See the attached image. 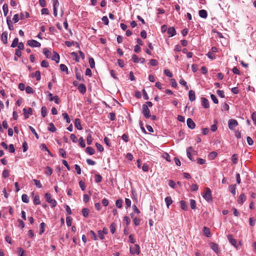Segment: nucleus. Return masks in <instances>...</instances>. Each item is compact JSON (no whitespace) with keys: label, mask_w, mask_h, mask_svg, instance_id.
I'll return each instance as SVG.
<instances>
[{"label":"nucleus","mask_w":256,"mask_h":256,"mask_svg":"<svg viewBox=\"0 0 256 256\" xmlns=\"http://www.w3.org/2000/svg\"><path fill=\"white\" fill-rule=\"evenodd\" d=\"M202 196L207 202L212 201V192L210 188H206V192L202 194Z\"/></svg>","instance_id":"nucleus-1"},{"label":"nucleus","mask_w":256,"mask_h":256,"mask_svg":"<svg viewBox=\"0 0 256 256\" xmlns=\"http://www.w3.org/2000/svg\"><path fill=\"white\" fill-rule=\"evenodd\" d=\"M142 112L146 118H149L151 116L150 110L146 104H144L142 106Z\"/></svg>","instance_id":"nucleus-2"},{"label":"nucleus","mask_w":256,"mask_h":256,"mask_svg":"<svg viewBox=\"0 0 256 256\" xmlns=\"http://www.w3.org/2000/svg\"><path fill=\"white\" fill-rule=\"evenodd\" d=\"M45 198L47 202L50 204L52 208L56 206L57 202L54 199L52 198V196L50 193H46L45 194Z\"/></svg>","instance_id":"nucleus-3"},{"label":"nucleus","mask_w":256,"mask_h":256,"mask_svg":"<svg viewBox=\"0 0 256 256\" xmlns=\"http://www.w3.org/2000/svg\"><path fill=\"white\" fill-rule=\"evenodd\" d=\"M238 126V122L234 119H230L228 121V128L230 130H234V128Z\"/></svg>","instance_id":"nucleus-4"},{"label":"nucleus","mask_w":256,"mask_h":256,"mask_svg":"<svg viewBox=\"0 0 256 256\" xmlns=\"http://www.w3.org/2000/svg\"><path fill=\"white\" fill-rule=\"evenodd\" d=\"M27 44L29 46L32 48H38L40 47L41 46L40 43L34 40H28Z\"/></svg>","instance_id":"nucleus-5"},{"label":"nucleus","mask_w":256,"mask_h":256,"mask_svg":"<svg viewBox=\"0 0 256 256\" xmlns=\"http://www.w3.org/2000/svg\"><path fill=\"white\" fill-rule=\"evenodd\" d=\"M130 252L132 254H138L140 252V248L138 244H135L133 247H130Z\"/></svg>","instance_id":"nucleus-6"},{"label":"nucleus","mask_w":256,"mask_h":256,"mask_svg":"<svg viewBox=\"0 0 256 256\" xmlns=\"http://www.w3.org/2000/svg\"><path fill=\"white\" fill-rule=\"evenodd\" d=\"M227 238H228V239L229 241V242L233 246H234V247L236 248H237L238 247V246H237V242H236V240H234V238H232V235L231 234H228V236H227Z\"/></svg>","instance_id":"nucleus-7"},{"label":"nucleus","mask_w":256,"mask_h":256,"mask_svg":"<svg viewBox=\"0 0 256 256\" xmlns=\"http://www.w3.org/2000/svg\"><path fill=\"white\" fill-rule=\"evenodd\" d=\"M23 112L26 118H28L30 115H32V110L30 108H29L28 110L25 108H24Z\"/></svg>","instance_id":"nucleus-8"},{"label":"nucleus","mask_w":256,"mask_h":256,"mask_svg":"<svg viewBox=\"0 0 256 256\" xmlns=\"http://www.w3.org/2000/svg\"><path fill=\"white\" fill-rule=\"evenodd\" d=\"M187 126L188 128L190 129H194V128L196 126L195 123L194 122V121L190 118H188L187 121Z\"/></svg>","instance_id":"nucleus-9"},{"label":"nucleus","mask_w":256,"mask_h":256,"mask_svg":"<svg viewBox=\"0 0 256 256\" xmlns=\"http://www.w3.org/2000/svg\"><path fill=\"white\" fill-rule=\"evenodd\" d=\"M1 40L4 44H8V32H4L1 35Z\"/></svg>","instance_id":"nucleus-10"},{"label":"nucleus","mask_w":256,"mask_h":256,"mask_svg":"<svg viewBox=\"0 0 256 256\" xmlns=\"http://www.w3.org/2000/svg\"><path fill=\"white\" fill-rule=\"evenodd\" d=\"M246 195L244 194H242L238 200V204H242L246 200Z\"/></svg>","instance_id":"nucleus-11"},{"label":"nucleus","mask_w":256,"mask_h":256,"mask_svg":"<svg viewBox=\"0 0 256 256\" xmlns=\"http://www.w3.org/2000/svg\"><path fill=\"white\" fill-rule=\"evenodd\" d=\"M201 100L202 106L203 107L206 108H208L210 106L208 100L206 98L204 97L202 98Z\"/></svg>","instance_id":"nucleus-12"},{"label":"nucleus","mask_w":256,"mask_h":256,"mask_svg":"<svg viewBox=\"0 0 256 256\" xmlns=\"http://www.w3.org/2000/svg\"><path fill=\"white\" fill-rule=\"evenodd\" d=\"M78 90H79V92L82 94H84L86 92V86L83 84H80L78 86Z\"/></svg>","instance_id":"nucleus-13"},{"label":"nucleus","mask_w":256,"mask_h":256,"mask_svg":"<svg viewBox=\"0 0 256 256\" xmlns=\"http://www.w3.org/2000/svg\"><path fill=\"white\" fill-rule=\"evenodd\" d=\"M188 98L189 100L191 101H194L196 99V96L194 91L193 90H190L188 92Z\"/></svg>","instance_id":"nucleus-14"},{"label":"nucleus","mask_w":256,"mask_h":256,"mask_svg":"<svg viewBox=\"0 0 256 256\" xmlns=\"http://www.w3.org/2000/svg\"><path fill=\"white\" fill-rule=\"evenodd\" d=\"M74 126L78 130H82V128L81 126L80 120L79 118L75 119Z\"/></svg>","instance_id":"nucleus-15"},{"label":"nucleus","mask_w":256,"mask_h":256,"mask_svg":"<svg viewBox=\"0 0 256 256\" xmlns=\"http://www.w3.org/2000/svg\"><path fill=\"white\" fill-rule=\"evenodd\" d=\"M168 33L170 36H173L176 34V30L174 27H170L168 30Z\"/></svg>","instance_id":"nucleus-16"},{"label":"nucleus","mask_w":256,"mask_h":256,"mask_svg":"<svg viewBox=\"0 0 256 256\" xmlns=\"http://www.w3.org/2000/svg\"><path fill=\"white\" fill-rule=\"evenodd\" d=\"M31 77L34 78L36 77V80L39 81L40 80L41 76H40V72L39 70H37L35 72V73H32L31 74Z\"/></svg>","instance_id":"nucleus-17"},{"label":"nucleus","mask_w":256,"mask_h":256,"mask_svg":"<svg viewBox=\"0 0 256 256\" xmlns=\"http://www.w3.org/2000/svg\"><path fill=\"white\" fill-rule=\"evenodd\" d=\"M210 245L211 248L215 252L218 254L220 252L218 246L216 244L212 242Z\"/></svg>","instance_id":"nucleus-18"},{"label":"nucleus","mask_w":256,"mask_h":256,"mask_svg":"<svg viewBox=\"0 0 256 256\" xmlns=\"http://www.w3.org/2000/svg\"><path fill=\"white\" fill-rule=\"evenodd\" d=\"M199 16L200 18H206L208 16L207 12L204 10H201L198 12Z\"/></svg>","instance_id":"nucleus-19"},{"label":"nucleus","mask_w":256,"mask_h":256,"mask_svg":"<svg viewBox=\"0 0 256 256\" xmlns=\"http://www.w3.org/2000/svg\"><path fill=\"white\" fill-rule=\"evenodd\" d=\"M75 74H76V78L78 80H82V81L84 80L83 77L81 76L80 72H78V70L77 68H75Z\"/></svg>","instance_id":"nucleus-20"},{"label":"nucleus","mask_w":256,"mask_h":256,"mask_svg":"<svg viewBox=\"0 0 256 256\" xmlns=\"http://www.w3.org/2000/svg\"><path fill=\"white\" fill-rule=\"evenodd\" d=\"M52 60H54L56 63H58L60 62L59 54L57 52H54V54L52 56Z\"/></svg>","instance_id":"nucleus-21"},{"label":"nucleus","mask_w":256,"mask_h":256,"mask_svg":"<svg viewBox=\"0 0 256 256\" xmlns=\"http://www.w3.org/2000/svg\"><path fill=\"white\" fill-rule=\"evenodd\" d=\"M192 150V147H191V146L188 147L186 149V155L190 160L194 161V159L192 158L191 153H190V151Z\"/></svg>","instance_id":"nucleus-22"},{"label":"nucleus","mask_w":256,"mask_h":256,"mask_svg":"<svg viewBox=\"0 0 256 256\" xmlns=\"http://www.w3.org/2000/svg\"><path fill=\"white\" fill-rule=\"evenodd\" d=\"M166 206L168 208L169 206L172 203V200L170 196H166L164 199Z\"/></svg>","instance_id":"nucleus-23"},{"label":"nucleus","mask_w":256,"mask_h":256,"mask_svg":"<svg viewBox=\"0 0 256 256\" xmlns=\"http://www.w3.org/2000/svg\"><path fill=\"white\" fill-rule=\"evenodd\" d=\"M43 54L45 55L46 58H49L51 57V52L46 48L43 50Z\"/></svg>","instance_id":"nucleus-24"},{"label":"nucleus","mask_w":256,"mask_h":256,"mask_svg":"<svg viewBox=\"0 0 256 256\" xmlns=\"http://www.w3.org/2000/svg\"><path fill=\"white\" fill-rule=\"evenodd\" d=\"M48 130L52 132L56 131V128L53 123L50 122L48 124Z\"/></svg>","instance_id":"nucleus-25"},{"label":"nucleus","mask_w":256,"mask_h":256,"mask_svg":"<svg viewBox=\"0 0 256 256\" xmlns=\"http://www.w3.org/2000/svg\"><path fill=\"white\" fill-rule=\"evenodd\" d=\"M86 152L90 155H92L94 154L95 150L92 147L88 146L86 148Z\"/></svg>","instance_id":"nucleus-26"},{"label":"nucleus","mask_w":256,"mask_h":256,"mask_svg":"<svg viewBox=\"0 0 256 256\" xmlns=\"http://www.w3.org/2000/svg\"><path fill=\"white\" fill-rule=\"evenodd\" d=\"M203 232L206 237H210V228L206 226L204 227Z\"/></svg>","instance_id":"nucleus-27"},{"label":"nucleus","mask_w":256,"mask_h":256,"mask_svg":"<svg viewBox=\"0 0 256 256\" xmlns=\"http://www.w3.org/2000/svg\"><path fill=\"white\" fill-rule=\"evenodd\" d=\"M236 184H232L230 185L229 186V190L230 192L233 194V196H234L236 193Z\"/></svg>","instance_id":"nucleus-28"},{"label":"nucleus","mask_w":256,"mask_h":256,"mask_svg":"<svg viewBox=\"0 0 256 256\" xmlns=\"http://www.w3.org/2000/svg\"><path fill=\"white\" fill-rule=\"evenodd\" d=\"M40 148L42 150L47 152L50 155L52 156L51 152L48 150V148H47L45 144H42L40 146Z\"/></svg>","instance_id":"nucleus-29"},{"label":"nucleus","mask_w":256,"mask_h":256,"mask_svg":"<svg viewBox=\"0 0 256 256\" xmlns=\"http://www.w3.org/2000/svg\"><path fill=\"white\" fill-rule=\"evenodd\" d=\"M2 10L4 16H6L8 12V5L6 4H4L2 6Z\"/></svg>","instance_id":"nucleus-30"},{"label":"nucleus","mask_w":256,"mask_h":256,"mask_svg":"<svg viewBox=\"0 0 256 256\" xmlns=\"http://www.w3.org/2000/svg\"><path fill=\"white\" fill-rule=\"evenodd\" d=\"M75 44L77 45V46L79 48V44L76 42H70V41H66L65 42L66 45L68 47H70L72 45H74Z\"/></svg>","instance_id":"nucleus-31"},{"label":"nucleus","mask_w":256,"mask_h":256,"mask_svg":"<svg viewBox=\"0 0 256 256\" xmlns=\"http://www.w3.org/2000/svg\"><path fill=\"white\" fill-rule=\"evenodd\" d=\"M123 201L122 199H118L116 200V206L118 208H122V204Z\"/></svg>","instance_id":"nucleus-32"},{"label":"nucleus","mask_w":256,"mask_h":256,"mask_svg":"<svg viewBox=\"0 0 256 256\" xmlns=\"http://www.w3.org/2000/svg\"><path fill=\"white\" fill-rule=\"evenodd\" d=\"M22 200L24 202L28 203L29 202V198L28 195L23 194L22 196Z\"/></svg>","instance_id":"nucleus-33"},{"label":"nucleus","mask_w":256,"mask_h":256,"mask_svg":"<svg viewBox=\"0 0 256 256\" xmlns=\"http://www.w3.org/2000/svg\"><path fill=\"white\" fill-rule=\"evenodd\" d=\"M95 182L96 183H99L102 182V176L99 174H96L94 176Z\"/></svg>","instance_id":"nucleus-34"},{"label":"nucleus","mask_w":256,"mask_h":256,"mask_svg":"<svg viewBox=\"0 0 256 256\" xmlns=\"http://www.w3.org/2000/svg\"><path fill=\"white\" fill-rule=\"evenodd\" d=\"M47 114L46 108L45 106H42L41 108V114L43 118H44Z\"/></svg>","instance_id":"nucleus-35"},{"label":"nucleus","mask_w":256,"mask_h":256,"mask_svg":"<svg viewBox=\"0 0 256 256\" xmlns=\"http://www.w3.org/2000/svg\"><path fill=\"white\" fill-rule=\"evenodd\" d=\"M180 84L185 87L186 89L188 90V86L187 84V82L182 78H181L179 82Z\"/></svg>","instance_id":"nucleus-36"},{"label":"nucleus","mask_w":256,"mask_h":256,"mask_svg":"<svg viewBox=\"0 0 256 256\" xmlns=\"http://www.w3.org/2000/svg\"><path fill=\"white\" fill-rule=\"evenodd\" d=\"M180 207L183 210H187L188 206H187V205H186V202L184 200H181L180 202Z\"/></svg>","instance_id":"nucleus-37"},{"label":"nucleus","mask_w":256,"mask_h":256,"mask_svg":"<svg viewBox=\"0 0 256 256\" xmlns=\"http://www.w3.org/2000/svg\"><path fill=\"white\" fill-rule=\"evenodd\" d=\"M18 38H16L13 40L10 46L12 48H14L18 46Z\"/></svg>","instance_id":"nucleus-38"},{"label":"nucleus","mask_w":256,"mask_h":256,"mask_svg":"<svg viewBox=\"0 0 256 256\" xmlns=\"http://www.w3.org/2000/svg\"><path fill=\"white\" fill-rule=\"evenodd\" d=\"M190 206L192 210L196 208V202L195 200L192 199L190 200Z\"/></svg>","instance_id":"nucleus-39"},{"label":"nucleus","mask_w":256,"mask_h":256,"mask_svg":"<svg viewBox=\"0 0 256 256\" xmlns=\"http://www.w3.org/2000/svg\"><path fill=\"white\" fill-rule=\"evenodd\" d=\"M232 160L234 164H236L238 162V156L236 154H234L232 156Z\"/></svg>","instance_id":"nucleus-40"},{"label":"nucleus","mask_w":256,"mask_h":256,"mask_svg":"<svg viewBox=\"0 0 256 256\" xmlns=\"http://www.w3.org/2000/svg\"><path fill=\"white\" fill-rule=\"evenodd\" d=\"M82 214L83 216L85 218H86L88 216L89 210L88 208H84L82 210Z\"/></svg>","instance_id":"nucleus-41"},{"label":"nucleus","mask_w":256,"mask_h":256,"mask_svg":"<svg viewBox=\"0 0 256 256\" xmlns=\"http://www.w3.org/2000/svg\"><path fill=\"white\" fill-rule=\"evenodd\" d=\"M60 69L62 72H66L67 74H68V68L67 66L64 64H60Z\"/></svg>","instance_id":"nucleus-42"},{"label":"nucleus","mask_w":256,"mask_h":256,"mask_svg":"<svg viewBox=\"0 0 256 256\" xmlns=\"http://www.w3.org/2000/svg\"><path fill=\"white\" fill-rule=\"evenodd\" d=\"M63 118L66 120L67 123H70V118L68 115L67 113L64 112L62 114Z\"/></svg>","instance_id":"nucleus-43"},{"label":"nucleus","mask_w":256,"mask_h":256,"mask_svg":"<svg viewBox=\"0 0 256 256\" xmlns=\"http://www.w3.org/2000/svg\"><path fill=\"white\" fill-rule=\"evenodd\" d=\"M78 141H79V144L81 148H84L86 147L85 142L82 137H80L79 138Z\"/></svg>","instance_id":"nucleus-44"},{"label":"nucleus","mask_w":256,"mask_h":256,"mask_svg":"<svg viewBox=\"0 0 256 256\" xmlns=\"http://www.w3.org/2000/svg\"><path fill=\"white\" fill-rule=\"evenodd\" d=\"M88 61H89V64L90 65V68H94L95 66V62H94V59L92 58H89Z\"/></svg>","instance_id":"nucleus-45"},{"label":"nucleus","mask_w":256,"mask_h":256,"mask_svg":"<svg viewBox=\"0 0 256 256\" xmlns=\"http://www.w3.org/2000/svg\"><path fill=\"white\" fill-rule=\"evenodd\" d=\"M45 228H46V224H45V223L43 222H42L40 224V234H42L43 232H44V230H45Z\"/></svg>","instance_id":"nucleus-46"},{"label":"nucleus","mask_w":256,"mask_h":256,"mask_svg":"<svg viewBox=\"0 0 256 256\" xmlns=\"http://www.w3.org/2000/svg\"><path fill=\"white\" fill-rule=\"evenodd\" d=\"M52 173V170L50 166H46V171L45 172V174L48 176H50Z\"/></svg>","instance_id":"nucleus-47"},{"label":"nucleus","mask_w":256,"mask_h":256,"mask_svg":"<svg viewBox=\"0 0 256 256\" xmlns=\"http://www.w3.org/2000/svg\"><path fill=\"white\" fill-rule=\"evenodd\" d=\"M29 128L30 130V131L32 132L34 134L36 138L38 139L39 136H38V134L36 133L35 129L33 127H32V126H29Z\"/></svg>","instance_id":"nucleus-48"},{"label":"nucleus","mask_w":256,"mask_h":256,"mask_svg":"<svg viewBox=\"0 0 256 256\" xmlns=\"http://www.w3.org/2000/svg\"><path fill=\"white\" fill-rule=\"evenodd\" d=\"M90 234H92V238L94 240H98V236L96 235V233L92 230H90Z\"/></svg>","instance_id":"nucleus-49"},{"label":"nucleus","mask_w":256,"mask_h":256,"mask_svg":"<svg viewBox=\"0 0 256 256\" xmlns=\"http://www.w3.org/2000/svg\"><path fill=\"white\" fill-rule=\"evenodd\" d=\"M40 197L38 195H36L34 199V204H40Z\"/></svg>","instance_id":"nucleus-50"},{"label":"nucleus","mask_w":256,"mask_h":256,"mask_svg":"<svg viewBox=\"0 0 256 256\" xmlns=\"http://www.w3.org/2000/svg\"><path fill=\"white\" fill-rule=\"evenodd\" d=\"M60 156L63 158H66V152L63 148H60L59 150Z\"/></svg>","instance_id":"nucleus-51"},{"label":"nucleus","mask_w":256,"mask_h":256,"mask_svg":"<svg viewBox=\"0 0 256 256\" xmlns=\"http://www.w3.org/2000/svg\"><path fill=\"white\" fill-rule=\"evenodd\" d=\"M216 156L217 152H212L209 154L208 157L210 159L214 160Z\"/></svg>","instance_id":"nucleus-52"},{"label":"nucleus","mask_w":256,"mask_h":256,"mask_svg":"<svg viewBox=\"0 0 256 256\" xmlns=\"http://www.w3.org/2000/svg\"><path fill=\"white\" fill-rule=\"evenodd\" d=\"M96 148H97L98 151H99L100 152H102L104 151V148L102 146V145H101L100 144L96 142Z\"/></svg>","instance_id":"nucleus-53"},{"label":"nucleus","mask_w":256,"mask_h":256,"mask_svg":"<svg viewBox=\"0 0 256 256\" xmlns=\"http://www.w3.org/2000/svg\"><path fill=\"white\" fill-rule=\"evenodd\" d=\"M110 230L112 234H114L116 232V225L114 223H112L110 226Z\"/></svg>","instance_id":"nucleus-54"},{"label":"nucleus","mask_w":256,"mask_h":256,"mask_svg":"<svg viewBox=\"0 0 256 256\" xmlns=\"http://www.w3.org/2000/svg\"><path fill=\"white\" fill-rule=\"evenodd\" d=\"M210 98H211V99L213 101V102L215 104H218V100L217 99L216 96L214 94H210Z\"/></svg>","instance_id":"nucleus-55"},{"label":"nucleus","mask_w":256,"mask_h":256,"mask_svg":"<svg viewBox=\"0 0 256 256\" xmlns=\"http://www.w3.org/2000/svg\"><path fill=\"white\" fill-rule=\"evenodd\" d=\"M33 181L34 182V184L36 186V187H38V188H41L42 187L41 182L39 180L34 179L33 180Z\"/></svg>","instance_id":"nucleus-56"},{"label":"nucleus","mask_w":256,"mask_h":256,"mask_svg":"<svg viewBox=\"0 0 256 256\" xmlns=\"http://www.w3.org/2000/svg\"><path fill=\"white\" fill-rule=\"evenodd\" d=\"M87 144L90 145L92 144V138L90 134H89L86 138Z\"/></svg>","instance_id":"nucleus-57"},{"label":"nucleus","mask_w":256,"mask_h":256,"mask_svg":"<svg viewBox=\"0 0 256 256\" xmlns=\"http://www.w3.org/2000/svg\"><path fill=\"white\" fill-rule=\"evenodd\" d=\"M26 92L27 94H32L34 93V90L30 86H27L26 88Z\"/></svg>","instance_id":"nucleus-58"},{"label":"nucleus","mask_w":256,"mask_h":256,"mask_svg":"<svg viewBox=\"0 0 256 256\" xmlns=\"http://www.w3.org/2000/svg\"><path fill=\"white\" fill-rule=\"evenodd\" d=\"M104 142L108 146L110 147L112 146L110 140L108 138L105 137Z\"/></svg>","instance_id":"nucleus-59"},{"label":"nucleus","mask_w":256,"mask_h":256,"mask_svg":"<svg viewBox=\"0 0 256 256\" xmlns=\"http://www.w3.org/2000/svg\"><path fill=\"white\" fill-rule=\"evenodd\" d=\"M125 204L126 205V208H130L131 206V200L130 199L126 198L125 199Z\"/></svg>","instance_id":"nucleus-60"},{"label":"nucleus","mask_w":256,"mask_h":256,"mask_svg":"<svg viewBox=\"0 0 256 256\" xmlns=\"http://www.w3.org/2000/svg\"><path fill=\"white\" fill-rule=\"evenodd\" d=\"M78 184L81 190L82 191L86 189V186L84 182L82 180H80Z\"/></svg>","instance_id":"nucleus-61"},{"label":"nucleus","mask_w":256,"mask_h":256,"mask_svg":"<svg viewBox=\"0 0 256 256\" xmlns=\"http://www.w3.org/2000/svg\"><path fill=\"white\" fill-rule=\"evenodd\" d=\"M24 250L22 248H18V256H24Z\"/></svg>","instance_id":"nucleus-62"},{"label":"nucleus","mask_w":256,"mask_h":256,"mask_svg":"<svg viewBox=\"0 0 256 256\" xmlns=\"http://www.w3.org/2000/svg\"><path fill=\"white\" fill-rule=\"evenodd\" d=\"M66 222L68 226H70L72 223V218L70 216H67L66 218Z\"/></svg>","instance_id":"nucleus-63"},{"label":"nucleus","mask_w":256,"mask_h":256,"mask_svg":"<svg viewBox=\"0 0 256 256\" xmlns=\"http://www.w3.org/2000/svg\"><path fill=\"white\" fill-rule=\"evenodd\" d=\"M207 56L208 58L212 60H214L216 58L215 55L212 52H209L207 54Z\"/></svg>","instance_id":"nucleus-64"}]
</instances>
